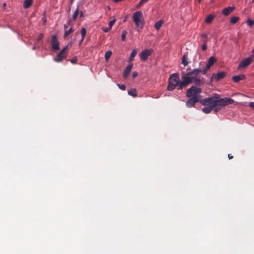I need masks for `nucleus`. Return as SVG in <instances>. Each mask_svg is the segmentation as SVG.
Wrapping results in <instances>:
<instances>
[{"label": "nucleus", "instance_id": "nucleus-12", "mask_svg": "<svg viewBox=\"0 0 254 254\" xmlns=\"http://www.w3.org/2000/svg\"><path fill=\"white\" fill-rule=\"evenodd\" d=\"M132 66H133L132 64H129L127 66V67L124 72V73H123V77L124 78H127L128 76V75L131 70Z\"/></svg>", "mask_w": 254, "mask_h": 254}, {"label": "nucleus", "instance_id": "nucleus-32", "mask_svg": "<svg viewBox=\"0 0 254 254\" xmlns=\"http://www.w3.org/2000/svg\"><path fill=\"white\" fill-rule=\"evenodd\" d=\"M143 2L141 0H140L139 1V2H138V3L137 4V5H136V8H140L143 4Z\"/></svg>", "mask_w": 254, "mask_h": 254}, {"label": "nucleus", "instance_id": "nucleus-21", "mask_svg": "<svg viewBox=\"0 0 254 254\" xmlns=\"http://www.w3.org/2000/svg\"><path fill=\"white\" fill-rule=\"evenodd\" d=\"M128 94L133 97H136L137 96L136 90L135 88H132L128 91Z\"/></svg>", "mask_w": 254, "mask_h": 254}, {"label": "nucleus", "instance_id": "nucleus-28", "mask_svg": "<svg viewBox=\"0 0 254 254\" xmlns=\"http://www.w3.org/2000/svg\"><path fill=\"white\" fill-rule=\"evenodd\" d=\"M78 15V8H77L76 10L74 11V14L72 16L73 20H75Z\"/></svg>", "mask_w": 254, "mask_h": 254}, {"label": "nucleus", "instance_id": "nucleus-44", "mask_svg": "<svg viewBox=\"0 0 254 254\" xmlns=\"http://www.w3.org/2000/svg\"><path fill=\"white\" fill-rule=\"evenodd\" d=\"M198 0V2H199V3H200V2H201V0Z\"/></svg>", "mask_w": 254, "mask_h": 254}, {"label": "nucleus", "instance_id": "nucleus-43", "mask_svg": "<svg viewBox=\"0 0 254 254\" xmlns=\"http://www.w3.org/2000/svg\"><path fill=\"white\" fill-rule=\"evenodd\" d=\"M36 47H35V46H34V47H33L32 48V50H35V49H36Z\"/></svg>", "mask_w": 254, "mask_h": 254}, {"label": "nucleus", "instance_id": "nucleus-16", "mask_svg": "<svg viewBox=\"0 0 254 254\" xmlns=\"http://www.w3.org/2000/svg\"><path fill=\"white\" fill-rule=\"evenodd\" d=\"M34 0H25L23 3V8L25 9L28 8L30 7Z\"/></svg>", "mask_w": 254, "mask_h": 254}, {"label": "nucleus", "instance_id": "nucleus-11", "mask_svg": "<svg viewBox=\"0 0 254 254\" xmlns=\"http://www.w3.org/2000/svg\"><path fill=\"white\" fill-rule=\"evenodd\" d=\"M235 7L233 6L226 7L223 9L222 13L225 16L228 15L233 11Z\"/></svg>", "mask_w": 254, "mask_h": 254}, {"label": "nucleus", "instance_id": "nucleus-24", "mask_svg": "<svg viewBox=\"0 0 254 254\" xmlns=\"http://www.w3.org/2000/svg\"><path fill=\"white\" fill-rule=\"evenodd\" d=\"M112 54V52L111 51L109 50V51H107L105 54V58L106 60H108L109 59L111 56Z\"/></svg>", "mask_w": 254, "mask_h": 254}, {"label": "nucleus", "instance_id": "nucleus-45", "mask_svg": "<svg viewBox=\"0 0 254 254\" xmlns=\"http://www.w3.org/2000/svg\"><path fill=\"white\" fill-rule=\"evenodd\" d=\"M252 52H253V53H254V49L253 50V51H252Z\"/></svg>", "mask_w": 254, "mask_h": 254}, {"label": "nucleus", "instance_id": "nucleus-30", "mask_svg": "<svg viewBox=\"0 0 254 254\" xmlns=\"http://www.w3.org/2000/svg\"><path fill=\"white\" fill-rule=\"evenodd\" d=\"M118 86L119 87V88L120 89H121L122 90H126V86L124 84H118Z\"/></svg>", "mask_w": 254, "mask_h": 254}, {"label": "nucleus", "instance_id": "nucleus-10", "mask_svg": "<svg viewBox=\"0 0 254 254\" xmlns=\"http://www.w3.org/2000/svg\"><path fill=\"white\" fill-rule=\"evenodd\" d=\"M216 61V59L214 57H210L208 61L205 68L202 69L203 74H206V72L209 70L211 66Z\"/></svg>", "mask_w": 254, "mask_h": 254}, {"label": "nucleus", "instance_id": "nucleus-23", "mask_svg": "<svg viewBox=\"0 0 254 254\" xmlns=\"http://www.w3.org/2000/svg\"><path fill=\"white\" fill-rule=\"evenodd\" d=\"M239 20V17L234 16L231 18L230 22H231V23L234 24L236 23Z\"/></svg>", "mask_w": 254, "mask_h": 254}, {"label": "nucleus", "instance_id": "nucleus-6", "mask_svg": "<svg viewBox=\"0 0 254 254\" xmlns=\"http://www.w3.org/2000/svg\"><path fill=\"white\" fill-rule=\"evenodd\" d=\"M67 48L68 45L64 47L62 50L57 55L56 57L54 59V60L56 62H61L65 58L67 55Z\"/></svg>", "mask_w": 254, "mask_h": 254}, {"label": "nucleus", "instance_id": "nucleus-20", "mask_svg": "<svg viewBox=\"0 0 254 254\" xmlns=\"http://www.w3.org/2000/svg\"><path fill=\"white\" fill-rule=\"evenodd\" d=\"M137 54V51L136 49H134L132 50V52L130 54L129 60V61H132L134 60V58L136 56Z\"/></svg>", "mask_w": 254, "mask_h": 254}, {"label": "nucleus", "instance_id": "nucleus-4", "mask_svg": "<svg viewBox=\"0 0 254 254\" xmlns=\"http://www.w3.org/2000/svg\"><path fill=\"white\" fill-rule=\"evenodd\" d=\"M132 20L135 24L137 31L140 32L143 28L145 24L142 11H137L134 12L132 15Z\"/></svg>", "mask_w": 254, "mask_h": 254}, {"label": "nucleus", "instance_id": "nucleus-25", "mask_svg": "<svg viewBox=\"0 0 254 254\" xmlns=\"http://www.w3.org/2000/svg\"><path fill=\"white\" fill-rule=\"evenodd\" d=\"M187 57L185 55H184L182 58V63L184 65V66H186L188 64V62L187 61Z\"/></svg>", "mask_w": 254, "mask_h": 254}, {"label": "nucleus", "instance_id": "nucleus-26", "mask_svg": "<svg viewBox=\"0 0 254 254\" xmlns=\"http://www.w3.org/2000/svg\"><path fill=\"white\" fill-rule=\"evenodd\" d=\"M247 24L250 27L254 26V20L248 19L247 21Z\"/></svg>", "mask_w": 254, "mask_h": 254}, {"label": "nucleus", "instance_id": "nucleus-42", "mask_svg": "<svg viewBox=\"0 0 254 254\" xmlns=\"http://www.w3.org/2000/svg\"><path fill=\"white\" fill-rule=\"evenodd\" d=\"M6 3H4L3 4V7L5 8L6 7Z\"/></svg>", "mask_w": 254, "mask_h": 254}, {"label": "nucleus", "instance_id": "nucleus-35", "mask_svg": "<svg viewBox=\"0 0 254 254\" xmlns=\"http://www.w3.org/2000/svg\"><path fill=\"white\" fill-rule=\"evenodd\" d=\"M249 106L254 110V102H250L249 103Z\"/></svg>", "mask_w": 254, "mask_h": 254}, {"label": "nucleus", "instance_id": "nucleus-3", "mask_svg": "<svg viewBox=\"0 0 254 254\" xmlns=\"http://www.w3.org/2000/svg\"><path fill=\"white\" fill-rule=\"evenodd\" d=\"M196 85H192L189 88L186 92V96L189 98L186 103V105L188 108L194 107L196 103L200 102L201 101V96L200 94L202 92V89Z\"/></svg>", "mask_w": 254, "mask_h": 254}, {"label": "nucleus", "instance_id": "nucleus-19", "mask_svg": "<svg viewBox=\"0 0 254 254\" xmlns=\"http://www.w3.org/2000/svg\"><path fill=\"white\" fill-rule=\"evenodd\" d=\"M163 23V21L161 20H159L158 21L156 22L154 24L155 28L156 30H158L161 27Z\"/></svg>", "mask_w": 254, "mask_h": 254}, {"label": "nucleus", "instance_id": "nucleus-14", "mask_svg": "<svg viewBox=\"0 0 254 254\" xmlns=\"http://www.w3.org/2000/svg\"><path fill=\"white\" fill-rule=\"evenodd\" d=\"M245 78V75L244 74H240L234 76L232 77L233 81L235 82H238L241 80H243Z\"/></svg>", "mask_w": 254, "mask_h": 254}, {"label": "nucleus", "instance_id": "nucleus-1", "mask_svg": "<svg viewBox=\"0 0 254 254\" xmlns=\"http://www.w3.org/2000/svg\"><path fill=\"white\" fill-rule=\"evenodd\" d=\"M200 73L203 74L202 69L195 68L186 73L184 71L181 72L182 80L178 90H181L187 87L189 84L193 83L196 86H201L205 83V79L201 77Z\"/></svg>", "mask_w": 254, "mask_h": 254}, {"label": "nucleus", "instance_id": "nucleus-38", "mask_svg": "<svg viewBox=\"0 0 254 254\" xmlns=\"http://www.w3.org/2000/svg\"><path fill=\"white\" fill-rule=\"evenodd\" d=\"M228 157L229 158V159H232L233 158V156L230 154H228Z\"/></svg>", "mask_w": 254, "mask_h": 254}, {"label": "nucleus", "instance_id": "nucleus-34", "mask_svg": "<svg viewBox=\"0 0 254 254\" xmlns=\"http://www.w3.org/2000/svg\"><path fill=\"white\" fill-rule=\"evenodd\" d=\"M43 38V34H40L38 37L37 40L40 41Z\"/></svg>", "mask_w": 254, "mask_h": 254}, {"label": "nucleus", "instance_id": "nucleus-40", "mask_svg": "<svg viewBox=\"0 0 254 254\" xmlns=\"http://www.w3.org/2000/svg\"><path fill=\"white\" fill-rule=\"evenodd\" d=\"M42 20H43V22H44V23H45V22H46V17H43V18H42Z\"/></svg>", "mask_w": 254, "mask_h": 254}, {"label": "nucleus", "instance_id": "nucleus-2", "mask_svg": "<svg viewBox=\"0 0 254 254\" xmlns=\"http://www.w3.org/2000/svg\"><path fill=\"white\" fill-rule=\"evenodd\" d=\"M234 102V100L231 98H221L217 94L201 99L200 101L202 105L209 106L212 107L215 113L218 112L226 106L232 104Z\"/></svg>", "mask_w": 254, "mask_h": 254}, {"label": "nucleus", "instance_id": "nucleus-33", "mask_svg": "<svg viewBox=\"0 0 254 254\" xmlns=\"http://www.w3.org/2000/svg\"><path fill=\"white\" fill-rule=\"evenodd\" d=\"M201 49L203 51H205L207 49V45L205 42H204V44L202 45Z\"/></svg>", "mask_w": 254, "mask_h": 254}, {"label": "nucleus", "instance_id": "nucleus-22", "mask_svg": "<svg viewBox=\"0 0 254 254\" xmlns=\"http://www.w3.org/2000/svg\"><path fill=\"white\" fill-rule=\"evenodd\" d=\"M213 109L212 107L209 106L203 108L202 110L204 113L208 114L210 113Z\"/></svg>", "mask_w": 254, "mask_h": 254}, {"label": "nucleus", "instance_id": "nucleus-8", "mask_svg": "<svg viewBox=\"0 0 254 254\" xmlns=\"http://www.w3.org/2000/svg\"><path fill=\"white\" fill-rule=\"evenodd\" d=\"M52 48L54 51L60 50L59 42L56 35H52L51 39Z\"/></svg>", "mask_w": 254, "mask_h": 254}, {"label": "nucleus", "instance_id": "nucleus-31", "mask_svg": "<svg viewBox=\"0 0 254 254\" xmlns=\"http://www.w3.org/2000/svg\"><path fill=\"white\" fill-rule=\"evenodd\" d=\"M102 29H103L104 32L107 33V32H108L109 31H110L111 30V28L110 27H103L102 28Z\"/></svg>", "mask_w": 254, "mask_h": 254}, {"label": "nucleus", "instance_id": "nucleus-13", "mask_svg": "<svg viewBox=\"0 0 254 254\" xmlns=\"http://www.w3.org/2000/svg\"><path fill=\"white\" fill-rule=\"evenodd\" d=\"M225 76L226 73L225 72H219L216 74H213L212 77H214L216 81H219L223 78Z\"/></svg>", "mask_w": 254, "mask_h": 254}, {"label": "nucleus", "instance_id": "nucleus-41", "mask_svg": "<svg viewBox=\"0 0 254 254\" xmlns=\"http://www.w3.org/2000/svg\"><path fill=\"white\" fill-rule=\"evenodd\" d=\"M143 3L147 2L149 0H141Z\"/></svg>", "mask_w": 254, "mask_h": 254}, {"label": "nucleus", "instance_id": "nucleus-36", "mask_svg": "<svg viewBox=\"0 0 254 254\" xmlns=\"http://www.w3.org/2000/svg\"><path fill=\"white\" fill-rule=\"evenodd\" d=\"M76 62H77V59L76 58H73L70 60V62L72 64H75L76 63Z\"/></svg>", "mask_w": 254, "mask_h": 254}, {"label": "nucleus", "instance_id": "nucleus-7", "mask_svg": "<svg viewBox=\"0 0 254 254\" xmlns=\"http://www.w3.org/2000/svg\"><path fill=\"white\" fill-rule=\"evenodd\" d=\"M254 56L251 55L249 57L247 58L242 61L239 64L238 68H245L249 65L254 61Z\"/></svg>", "mask_w": 254, "mask_h": 254}, {"label": "nucleus", "instance_id": "nucleus-39", "mask_svg": "<svg viewBox=\"0 0 254 254\" xmlns=\"http://www.w3.org/2000/svg\"><path fill=\"white\" fill-rule=\"evenodd\" d=\"M83 17V12L81 11L80 12V17Z\"/></svg>", "mask_w": 254, "mask_h": 254}, {"label": "nucleus", "instance_id": "nucleus-29", "mask_svg": "<svg viewBox=\"0 0 254 254\" xmlns=\"http://www.w3.org/2000/svg\"><path fill=\"white\" fill-rule=\"evenodd\" d=\"M116 19L114 18V19L110 21L109 23V26L112 29V26L114 25L115 23L116 22Z\"/></svg>", "mask_w": 254, "mask_h": 254}, {"label": "nucleus", "instance_id": "nucleus-9", "mask_svg": "<svg viewBox=\"0 0 254 254\" xmlns=\"http://www.w3.org/2000/svg\"><path fill=\"white\" fill-rule=\"evenodd\" d=\"M153 51L152 49H145L142 51L140 54V59L144 62L146 61L148 57L152 54Z\"/></svg>", "mask_w": 254, "mask_h": 254}, {"label": "nucleus", "instance_id": "nucleus-17", "mask_svg": "<svg viewBox=\"0 0 254 254\" xmlns=\"http://www.w3.org/2000/svg\"><path fill=\"white\" fill-rule=\"evenodd\" d=\"M67 27V26L66 25H64V29H65V32H64V38L66 37L70 34L72 33L73 31V29H72V28L71 27L69 30H66Z\"/></svg>", "mask_w": 254, "mask_h": 254}, {"label": "nucleus", "instance_id": "nucleus-5", "mask_svg": "<svg viewBox=\"0 0 254 254\" xmlns=\"http://www.w3.org/2000/svg\"><path fill=\"white\" fill-rule=\"evenodd\" d=\"M180 83L181 81H179V74L178 73L172 74L169 79V84L167 86V90L172 91L175 89L177 86H178V88Z\"/></svg>", "mask_w": 254, "mask_h": 254}, {"label": "nucleus", "instance_id": "nucleus-27", "mask_svg": "<svg viewBox=\"0 0 254 254\" xmlns=\"http://www.w3.org/2000/svg\"><path fill=\"white\" fill-rule=\"evenodd\" d=\"M127 31H123L122 34V40L124 41L126 39V36L127 35Z\"/></svg>", "mask_w": 254, "mask_h": 254}, {"label": "nucleus", "instance_id": "nucleus-37", "mask_svg": "<svg viewBox=\"0 0 254 254\" xmlns=\"http://www.w3.org/2000/svg\"><path fill=\"white\" fill-rule=\"evenodd\" d=\"M138 75V73L136 71H134L132 73V76L133 78L136 77Z\"/></svg>", "mask_w": 254, "mask_h": 254}, {"label": "nucleus", "instance_id": "nucleus-15", "mask_svg": "<svg viewBox=\"0 0 254 254\" xmlns=\"http://www.w3.org/2000/svg\"><path fill=\"white\" fill-rule=\"evenodd\" d=\"M81 40H80L79 42V45L80 46L84 39H85V37L86 36V28H84V27H82L81 29Z\"/></svg>", "mask_w": 254, "mask_h": 254}, {"label": "nucleus", "instance_id": "nucleus-18", "mask_svg": "<svg viewBox=\"0 0 254 254\" xmlns=\"http://www.w3.org/2000/svg\"><path fill=\"white\" fill-rule=\"evenodd\" d=\"M214 18V15L209 14L206 18L205 22L207 23H210Z\"/></svg>", "mask_w": 254, "mask_h": 254}]
</instances>
